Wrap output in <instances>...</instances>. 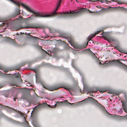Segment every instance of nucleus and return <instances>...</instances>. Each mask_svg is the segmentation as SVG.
Masks as SVG:
<instances>
[{
    "label": "nucleus",
    "instance_id": "obj_38",
    "mask_svg": "<svg viewBox=\"0 0 127 127\" xmlns=\"http://www.w3.org/2000/svg\"><path fill=\"white\" fill-rule=\"evenodd\" d=\"M64 89H66L65 88H64Z\"/></svg>",
    "mask_w": 127,
    "mask_h": 127
},
{
    "label": "nucleus",
    "instance_id": "obj_1",
    "mask_svg": "<svg viewBox=\"0 0 127 127\" xmlns=\"http://www.w3.org/2000/svg\"><path fill=\"white\" fill-rule=\"evenodd\" d=\"M22 6L25 8L29 11L31 12L34 14L35 15H31L30 18L31 19H34L35 17H50L55 16L56 15L59 14V13H57L56 11L58 10L59 7L57 6H56V8L54 10V11L50 13L49 14H47L43 15V14L39 12H35L33 11L31 8L28 6L22 3L21 4ZM29 17L28 18H29Z\"/></svg>",
    "mask_w": 127,
    "mask_h": 127
},
{
    "label": "nucleus",
    "instance_id": "obj_39",
    "mask_svg": "<svg viewBox=\"0 0 127 127\" xmlns=\"http://www.w3.org/2000/svg\"><path fill=\"white\" fill-rule=\"evenodd\" d=\"M79 73H80V75H81V74H80V72H79Z\"/></svg>",
    "mask_w": 127,
    "mask_h": 127
},
{
    "label": "nucleus",
    "instance_id": "obj_7",
    "mask_svg": "<svg viewBox=\"0 0 127 127\" xmlns=\"http://www.w3.org/2000/svg\"><path fill=\"white\" fill-rule=\"evenodd\" d=\"M80 12V11H75L74 12L71 11V13H70L69 14V17H72L77 16L79 14L76 13Z\"/></svg>",
    "mask_w": 127,
    "mask_h": 127
},
{
    "label": "nucleus",
    "instance_id": "obj_31",
    "mask_svg": "<svg viewBox=\"0 0 127 127\" xmlns=\"http://www.w3.org/2000/svg\"><path fill=\"white\" fill-rule=\"evenodd\" d=\"M73 48L74 49V50H77L76 49L74 48V47H73Z\"/></svg>",
    "mask_w": 127,
    "mask_h": 127
},
{
    "label": "nucleus",
    "instance_id": "obj_18",
    "mask_svg": "<svg viewBox=\"0 0 127 127\" xmlns=\"http://www.w3.org/2000/svg\"><path fill=\"white\" fill-rule=\"evenodd\" d=\"M57 89V88H56V89H54V88H50L49 89V90L50 91H53L54 90H56Z\"/></svg>",
    "mask_w": 127,
    "mask_h": 127
},
{
    "label": "nucleus",
    "instance_id": "obj_23",
    "mask_svg": "<svg viewBox=\"0 0 127 127\" xmlns=\"http://www.w3.org/2000/svg\"><path fill=\"white\" fill-rule=\"evenodd\" d=\"M118 3L119 4H123V2H121V1H119L118 2Z\"/></svg>",
    "mask_w": 127,
    "mask_h": 127
},
{
    "label": "nucleus",
    "instance_id": "obj_5",
    "mask_svg": "<svg viewBox=\"0 0 127 127\" xmlns=\"http://www.w3.org/2000/svg\"><path fill=\"white\" fill-rule=\"evenodd\" d=\"M14 30H17L20 29H21L22 28H31V27L30 25H28L27 26L24 27H22L20 25L19 26H14Z\"/></svg>",
    "mask_w": 127,
    "mask_h": 127
},
{
    "label": "nucleus",
    "instance_id": "obj_10",
    "mask_svg": "<svg viewBox=\"0 0 127 127\" xmlns=\"http://www.w3.org/2000/svg\"><path fill=\"white\" fill-rule=\"evenodd\" d=\"M4 107L6 108V110L8 112H12L14 110V109L10 107Z\"/></svg>",
    "mask_w": 127,
    "mask_h": 127
},
{
    "label": "nucleus",
    "instance_id": "obj_3",
    "mask_svg": "<svg viewBox=\"0 0 127 127\" xmlns=\"http://www.w3.org/2000/svg\"><path fill=\"white\" fill-rule=\"evenodd\" d=\"M108 63V65H113L115 64H118L120 65H121L122 66H126L124 64L122 63L121 62L117 61H112L109 62H106L104 64H107Z\"/></svg>",
    "mask_w": 127,
    "mask_h": 127
},
{
    "label": "nucleus",
    "instance_id": "obj_14",
    "mask_svg": "<svg viewBox=\"0 0 127 127\" xmlns=\"http://www.w3.org/2000/svg\"><path fill=\"white\" fill-rule=\"evenodd\" d=\"M18 12L16 13L14 15V16L13 17H15L16 16H17V15H19L20 14V10L19 9H18Z\"/></svg>",
    "mask_w": 127,
    "mask_h": 127
},
{
    "label": "nucleus",
    "instance_id": "obj_27",
    "mask_svg": "<svg viewBox=\"0 0 127 127\" xmlns=\"http://www.w3.org/2000/svg\"><path fill=\"white\" fill-rule=\"evenodd\" d=\"M20 19V18L19 17V18H18L16 19L15 20H18L19 19Z\"/></svg>",
    "mask_w": 127,
    "mask_h": 127
},
{
    "label": "nucleus",
    "instance_id": "obj_25",
    "mask_svg": "<svg viewBox=\"0 0 127 127\" xmlns=\"http://www.w3.org/2000/svg\"><path fill=\"white\" fill-rule=\"evenodd\" d=\"M92 53L93 54V57H94V58H95V54H94L92 52Z\"/></svg>",
    "mask_w": 127,
    "mask_h": 127
},
{
    "label": "nucleus",
    "instance_id": "obj_21",
    "mask_svg": "<svg viewBox=\"0 0 127 127\" xmlns=\"http://www.w3.org/2000/svg\"><path fill=\"white\" fill-rule=\"evenodd\" d=\"M4 115V114L0 112V117H1L3 116Z\"/></svg>",
    "mask_w": 127,
    "mask_h": 127
},
{
    "label": "nucleus",
    "instance_id": "obj_32",
    "mask_svg": "<svg viewBox=\"0 0 127 127\" xmlns=\"http://www.w3.org/2000/svg\"><path fill=\"white\" fill-rule=\"evenodd\" d=\"M48 55L50 56H51V55L50 54H49L48 53Z\"/></svg>",
    "mask_w": 127,
    "mask_h": 127
},
{
    "label": "nucleus",
    "instance_id": "obj_36",
    "mask_svg": "<svg viewBox=\"0 0 127 127\" xmlns=\"http://www.w3.org/2000/svg\"><path fill=\"white\" fill-rule=\"evenodd\" d=\"M20 18H21V19H22V18H23V17H21Z\"/></svg>",
    "mask_w": 127,
    "mask_h": 127
},
{
    "label": "nucleus",
    "instance_id": "obj_6",
    "mask_svg": "<svg viewBox=\"0 0 127 127\" xmlns=\"http://www.w3.org/2000/svg\"><path fill=\"white\" fill-rule=\"evenodd\" d=\"M14 20H12V21H14ZM11 21H12V20H7L5 21L4 22L1 24V26H5V27L3 28L4 29H5L6 27H7L8 26V23H10Z\"/></svg>",
    "mask_w": 127,
    "mask_h": 127
},
{
    "label": "nucleus",
    "instance_id": "obj_12",
    "mask_svg": "<svg viewBox=\"0 0 127 127\" xmlns=\"http://www.w3.org/2000/svg\"><path fill=\"white\" fill-rule=\"evenodd\" d=\"M95 35V34H91L90 36H89L88 37V39L89 41L91 40V39Z\"/></svg>",
    "mask_w": 127,
    "mask_h": 127
},
{
    "label": "nucleus",
    "instance_id": "obj_9",
    "mask_svg": "<svg viewBox=\"0 0 127 127\" xmlns=\"http://www.w3.org/2000/svg\"><path fill=\"white\" fill-rule=\"evenodd\" d=\"M122 105L124 111L127 113V104L125 103H123Z\"/></svg>",
    "mask_w": 127,
    "mask_h": 127
},
{
    "label": "nucleus",
    "instance_id": "obj_33",
    "mask_svg": "<svg viewBox=\"0 0 127 127\" xmlns=\"http://www.w3.org/2000/svg\"><path fill=\"white\" fill-rule=\"evenodd\" d=\"M13 100H14V101H16V99L14 98V99H13Z\"/></svg>",
    "mask_w": 127,
    "mask_h": 127
},
{
    "label": "nucleus",
    "instance_id": "obj_41",
    "mask_svg": "<svg viewBox=\"0 0 127 127\" xmlns=\"http://www.w3.org/2000/svg\"><path fill=\"white\" fill-rule=\"evenodd\" d=\"M98 103V104H99V103H98H98H97V104Z\"/></svg>",
    "mask_w": 127,
    "mask_h": 127
},
{
    "label": "nucleus",
    "instance_id": "obj_4",
    "mask_svg": "<svg viewBox=\"0 0 127 127\" xmlns=\"http://www.w3.org/2000/svg\"><path fill=\"white\" fill-rule=\"evenodd\" d=\"M70 12L67 11L65 13L64 12L63 14H61V15H60L59 17L65 18L69 17V14L71 12V11L70 10Z\"/></svg>",
    "mask_w": 127,
    "mask_h": 127
},
{
    "label": "nucleus",
    "instance_id": "obj_13",
    "mask_svg": "<svg viewBox=\"0 0 127 127\" xmlns=\"http://www.w3.org/2000/svg\"><path fill=\"white\" fill-rule=\"evenodd\" d=\"M0 69L2 70L5 72H7L9 71V70L6 68H2L0 66Z\"/></svg>",
    "mask_w": 127,
    "mask_h": 127
},
{
    "label": "nucleus",
    "instance_id": "obj_15",
    "mask_svg": "<svg viewBox=\"0 0 127 127\" xmlns=\"http://www.w3.org/2000/svg\"><path fill=\"white\" fill-rule=\"evenodd\" d=\"M62 0H59L58 1V2L57 3V4L56 6H57L58 7H59L61 3V1ZM76 1H77V0H76Z\"/></svg>",
    "mask_w": 127,
    "mask_h": 127
},
{
    "label": "nucleus",
    "instance_id": "obj_19",
    "mask_svg": "<svg viewBox=\"0 0 127 127\" xmlns=\"http://www.w3.org/2000/svg\"><path fill=\"white\" fill-rule=\"evenodd\" d=\"M103 106V108H102V109H103V111L104 112H107V111H106V109H105V108L103 106Z\"/></svg>",
    "mask_w": 127,
    "mask_h": 127
},
{
    "label": "nucleus",
    "instance_id": "obj_22",
    "mask_svg": "<svg viewBox=\"0 0 127 127\" xmlns=\"http://www.w3.org/2000/svg\"><path fill=\"white\" fill-rule=\"evenodd\" d=\"M20 75L19 74H17L16 75V78H19L20 76Z\"/></svg>",
    "mask_w": 127,
    "mask_h": 127
},
{
    "label": "nucleus",
    "instance_id": "obj_30",
    "mask_svg": "<svg viewBox=\"0 0 127 127\" xmlns=\"http://www.w3.org/2000/svg\"><path fill=\"white\" fill-rule=\"evenodd\" d=\"M94 91H91L90 92L91 93H93V92Z\"/></svg>",
    "mask_w": 127,
    "mask_h": 127
},
{
    "label": "nucleus",
    "instance_id": "obj_17",
    "mask_svg": "<svg viewBox=\"0 0 127 127\" xmlns=\"http://www.w3.org/2000/svg\"><path fill=\"white\" fill-rule=\"evenodd\" d=\"M101 31H102V30L98 31H95V35L96 34H98V33H99V32H100Z\"/></svg>",
    "mask_w": 127,
    "mask_h": 127
},
{
    "label": "nucleus",
    "instance_id": "obj_35",
    "mask_svg": "<svg viewBox=\"0 0 127 127\" xmlns=\"http://www.w3.org/2000/svg\"><path fill=\"white\" fill-rule=\"evenodd\" d=\"M96 60L97 61H98L99 60V59H98V58H96Z\"/></svg>",
    "mask_w": 127,
    "mask_h": 127
},
{
    "label": "nucleus",
    "instance_id": "obj_37",
    "mask_svg": "<svg viewBox=\"0 0 127 127\" xmlns=\"http://www.w3.org/2000/svg\"><path fill=\"white\" fill-rule=\"evenodd\" d=\"M92 12H89V13H92Z\"/></svg>",
    "mask_w": 127,
    "mask_h": 127
},
{
    "label": "nucleus",
    "instance_id": "obj_40",
    "mask_svg": "<svg viewBox=\"0 0 127 127\" xmlns=\"http://www.w3.org/2000/svg\"><path fill=\"white\" fill-rule=\"evenodd\" d=\"M46 53H47V52L46 51Z\"/></svg>",
    "mask_w": 127,
    "mask_h": 127
},
{
    "label": "nucleus",
    "instance_id": "obj_16",
    "mask_svg": "<svg viewBox=\"0 0 127 127\" xmlns=\"http://www.w3.org/2000/svg\"><path fill=\"white\" fill-rule=\"evenodd\" d=\"M35 47L39 49H42L41 47V46H39L38 44H37L35 45Z\"/></svg>",
    "mask_w": 127,
    "mask_h": 127
},
{
    "label": "nucleus",
    "instance_id": "obj_24",
    "mask_svg": "<svg viewBox=\"0 0 127 127\" xmlns=\"http://www.w3.org/2000/svg\"><path fill=\"white\" fill-rule=\"evenodd\" d=\"M9 121H11V122H13V120H12V119L10 118H9Z\"/></svg>",
    "mask_w": 127,
    "mask_h": 127
},
{
    "label": "nucleus",
    "instance_id": "obj_26",
    "mask_svg": "<svg viewBox=\"0 0 127 127\" xmlns=\"http://www.w3.org/2000/svg\"><path fill=\"white\" fill-rule=\"evenodd\" d=\"M104 64L103 63H101V62H99V64Z\"/></svg>",
    "mask_w": 127,
    "mask_h": 127
},
{
    "label": "nucleus",
    "instance_id": "obj_11",
    "mask_svg": "<svg viewBox=\"0 0 127 127\" xmlns=\"http://www.w3.org/2000/svg\"><path fill=\"white\" fill-rule=\"evenodd\" d=\"M28 38H29L32 39L34 40H37L38 39H39V38L38 37H33L31 35H29L28 36Z\"/></svg>",
    "mask_w": 127,
    "mask_h": 127
},
{
    "label": "nucleus",
    "instance_id": "obj_29",
    "mask_svg": "<svg viewBox=\"0 0 127 127\" xmlns=\"http://www.w3.org/2000/svg\"><path fill=\"white\" fill-rule=\"evenodd\" d=\"M72 67H73L74 68H75V69H76V67H74L73 65H72Z\"/></svg>",
    "mask_w": 127,
    "mask_h": 127
},
{
    "label": "nucleus",
    "instance_id": "obj_8",
    "mask_svg": "<svg viewBox=\"0 0 127 127\" xmlns=\"http://www.w3.org/2000/svg\"><path fill=\"white\" fill-rule=\"evenodd\" d=\"M5 39L6 41L10 42L12 43L14 45H16V42L14 39H12L11 38L8 37H5L4 38Z\"/></svg>",
    "mask_w": 127,
    "mask_h": 127
},
{
    "label": "nucleus",
    "instance_id": "obj_34",
    "mask_svg": "<svg viewBox=\"0 0 127 127\" xmlns=\"http://www.w3.org/2000/svg\"><path fill=\"white\" fill-rule=\"evenodd\" d=\"M8 95H5V97H8Z\"/></svg>",
    "mask_w": 127,
    "mask_h": 127
},
{
    "label": "nucleus",
    "instance_id": "obj_20",
    "mask_svg": "<svg viewBox=\"0 0 127 127\" xmlns=\"http://www.w3.org/2000/svg\"><path fill=\"white\" fill-rule=\"evenodd\" d=\"M25 123L27 126H28L29 124L28 122L26 120H25Z\"/></svg>",
    "mask_w": 127,
    "mask_h": 127
},
{
    "label": "nucleus",
    "instance_id": "obj_2",
    "mask_svg": "<svg viewBox=\"0 0 127 127\" xmlns=\"http://www.w3.org/2000/svg\"><path fill=\"white\" fill-rule=\"evenodd\" d=\"M90 100L92 101V102L94 103H95L97 104L98 103V102L95 100L93 98L91 97H89L86 99L82 101L79 102H78L76 103H71L69 102L67 100H65L64 101V103L68 105L69 104H73V106H78L79 105H81L83 103V102L85 103V101L87 100Z\"/></svg>",
    "mask_w": 127,
    "mask_h": 127
},
{
    "label": "nucleus",
    "instance_id": "obj_28",
    "mask_svg": "<svg viewBox=\"0 0 127 127\" xmlns=\"http://www.w3.org/2000/svg\"><path fill=\"white\" fill-rule=\"evenodd\" d=\"M66 39H67V41H68V42L70 43V44H71L70 43V41H69V40H68V39H67L66 38Z\"/></svg>",
    "mask_w": 127,
    "mask_h": 127
}]
</instances>
